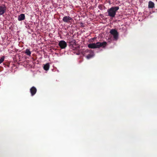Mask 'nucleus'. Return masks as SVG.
<instances>
[{"label":"nucleus","mask_w":157,"mask_h":157,"mask_svg":"<svg viewBox=\"0 0 157 157\" xmlns=\"http://www.w3.org/2000/svg\"><path fill=\"white\" fill-rule=\"evenodd\" d=\"M107 44V42L105 41L103 42H97L96 43H90L88 44V47L90 48L93 49L100 47L105 48Z\"/></svg>","instance_id":"f257e3e1"},{"label":"nucleus","mask_w":157,"mask_h":157,"mask_svg":"<svg viewBox=\"0 0 157 157\" xmlns=\"http://www.w3.org/2000/svg\"><path fill=\"white\" fill-rule=\"evenodd\" d=\"M118 6H113L109 9L107 10L108 15L112 17H114L117 11L119 9Z\"/></svg>","instance_id":"f03ea898"},{"label":"nucleus","mask_w":157,"mask_h":157,"mask_svg":"<svg viewBox=\"0 0 157 157\" xmlns=\"http://www.w3.org/2000/svg\"><path fill=\"white\" fill-rule=\"evenodd\" d=\"M110 33L113 36L114 39L115 40H117L118 38V33L115 29H111L110 32Z\"/></svg>","instance_id":"7ed1b4c3"},{"label":"nucleus","mask_w":157,"mask_h":157,"mask_svg":"<svg viewBox=\"0 0 157 157\" xmlns=\"http://www.w3.org/2000/svg\"><path fill=\"white\" fill-rule=\"evenodd\" d=\"M62 20L64 22L70 23L71 22L73 19L69 16H65L63 17Z\"/></svg>","instance_id":"20e7f679"},{"label":"nucleus","mask_w":157,"mask_h":157,"mask_svg":"<svg viewBox=\"0 0 157 157\" xmlns=\"http://www.w3.org/2000/svg\"><path fill=\"white\" fill-rule=\"evenodd\" d=\"M59 45L61 49H65L67 46V44L64 41L61 40L59 42Z\"/></svg>","instance_id":"39448f33"},{"label":"nucleus","mask_w":157,"mask_h":157,"mask_svg":"<svg viewBox=\"0 0 157 157\" xmlns=\"http://www.w3.org/2000/svg\"><path fill=\"white\" fill-rule=\"evenodd\" d=\"M6 7L4 5L0 6V15L3 14L6 12Z\"/></svg>","instance_id":"423d86ee"},{"label":"nucleus","mask_w":157,"mask_h":157,"mask_svg":"<svg viewBox=\"0 0 157 157\" xmlns=\"http://www.w3.org/2000/svg\"><path fill=\"white\" fill-rule=\"evenodd\" d=\"M85 52H89L90 53L88 54L86 56V59H89L92 57H93L94 56V53L93 52L90 51L89 50L87 49L85 51Z\"/></svg>","instance_id":"0eeeda50"},{"label":"nucleus","mask_w":157,"mask_h":157,"mask_svg":"<svg viewBox=\"0 0 157 157\" xmlns=\"http://www.w3.org/2000/svg\"><path fill=\"white\" fill-rule=\"evenodd\" d=\"M30 92L32 96H34L37 92V89L34 86L32 87L30 89Z\"/></svg>","instance_id":"6e6552de"},{"label":"nucleus","mask_w":157,"mask_h":157,"mask_svg":"<svg viewBox=\"0 0 157 157\" xmlns=\"http://www.w3.org/2000/svg\"><path fill=\"white\" fill-rule=\"evenodd\" d=\"M25 18V14L23 13L21 14L18 17V20L19 21H21L24 20Z\"/></svg>","instance_id":"1a4fd4ad"},{"label":"nucleus","mask_w":157,"mask_h":157,"mask_svg":"<svg viewBox=\"0 0 157 157\" xmlns=\"http://www.w3.org/2000/svg\"><path fill=\"white\" fill-rule=\"evenodd\" d=\"M154 7V4L151 1H149L148 3V7L152 8Z\"/></svg>","instance_id":"9d476101"},{"label":"nucleus","mask_w":157,"mask_h":157,"mask_svg":"<svg viewBox=\"0 0 157 157\" xmlns=\"http://www.w3.org/2000/svg\"><path fill=\"white\" fill-rule=\"evenodd\" d=\"M49 68V65L48 63H47L45 64L44 66V69L46 71L48 70Z\"/></svg>","instance_id":"9b49d317"},{"label":"nucleus","mask_w":157,"mask_h":157,"mask_svg":"<svg viewBox=\"0 0 157 157\" xmlns=\"http://www.w3.org/2000/svg\"><path fill=\"white\" fill-rule=\"evenodd\" d=\"M25 53L27 56H30L31 54V52L28 49H26Z\"/></svg>","instance_id":"f8f14e48"},{"label":"nucleus","mask_w":157,"mask_h":157,"mask_svg":"<svg viewBox=\"0 0 157 157\" xmlns=\"http://www.w3.org/2000/svg\"><path fill=\"white\" fill-rule=\"evenodd\" d=\"M5 59V56H2L0 59V64L1 63L4 61Z\"/></svg>","instance_id":"ddd939ff"}]
</instances>
